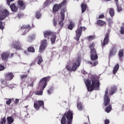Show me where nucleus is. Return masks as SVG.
<instances>
[{
    "mask_svg": "<svg viewBox=\"0 0 124 124\" xmlns=\"http://www.w3.org/2000/svg\"><path fill=\"white\" fill-rule=\"evenodd\" d=\"M92 84L91 85V81L89 79L85 80V85L87 87L88 91L89 92H92L94 90L95 91H98L99 90V87H100V83L99 80L95 78L93 76L91 77Z\"/></svg>",
    "mask_w": 124,
    "mask_h": 124,
    "instance_id": "nucleus-1",
    "label": "nucleus"
},
{
    "mask_svg": "<svg viewBox=\"0 0 124 124\" xmlns=\"http://www.w3.org/2000/svg\"><path fill=\"white\" fill-rule=\"evenodd\" d=\"M73 111L69 110L66 111L61 119L62 124H72Z\"/></svg>",
    "mask_w": 124,
    "mask_h": 124,
    "instance_id": "nucleus-2",
    "label": "nucleus"
},
{
    "mask_svg": "<svg viewBox=\"0 0 124 124\" xmlns=\"http://www.w3.org/2000/svg\"><path fill=\"white\" fill-rule=\"evenodd\" d=\"M81 63V57L78 56L77 58L75 59L72 65V67L70 66L69 64L66 66V68L69 71H76L77 68L80 66Z\"/></svg>",
    "mask_w": 124,
    "mask_h": 124,
    "instance_id": "nucleus-3",
    "label": "nucleus"
},
{
    "mask_svg": "<svg viewBox=\"0 0 124 124\" xmlns=\"http://www.w3.org/2000/svg\"><path fill=\"white\" fill-rule=\"evenodd\" d=\"M94 47V44L92 43L90 44V48L91 49V60L93 62V66H95V65H97L98 64V62H97V59L98 58V56L96 54V51L94 49H93Z\"/></svg>",
    "mask_w": 124,
    "mask_h": 124,
    "instance_id": "nucleus-4",
    "label": "nucleus"
},
{
    "mask_svg": "<svg viewBox=\"0 0 124 124\" xmlns=\"http://www.w3.org/2000/svg\"><path fill=\"white\" fill-rule=\"evenodd\" d=\"M10 15L9 11L7 9H3L2 6H0V21H3L5 18Z\"/></svg>",
    "mask_w": 124,
    "mask_h": 124,
    "instance_id": "nucleus-5",
    "label": "nucleus"
},
{
    "mask_svg": "<svg viewBox=\"0 0 124 124\" xmlns=\"http://www.w3.org/2000/svg\"><path fill=\"white\" fill-rule=\"evenodd\" d=\"M44 34L45 35V37H46L47 38H49V37H51V41L52 44L53 43H55L56 42V38L57 37L56 35L54 34L52 31H45L44 32Z\"/></svg>",
    "mask_w": 124,
    "mask_h": 124,
    "instance_id": "nucleus-6",
    "label": "nucleus"
},
{
    "mask_svg": "<svg viewBox=\"0 0 124 124\" xmlns=\"http://www.w3.org/2000/svg\"><path fill=\"white\" fill-rule=\"evenodd\" d=\"M64 4H66V0H63L62 2L60 4H54L52 9L53 13L58 12V11L62 7V6L64 5Z\"/></svg>",
    "mask_w": 124,
    "mask_h": 124,
    "instance_id": "nucleus-7",
    "label": "nucleus"
},
{
    "mask_svg": "<svg viewBox=\"0 0 124 124\" xmlns=\"http://www.w3.org/2000/svg\"><path fill=\"white\" fill-rule=\"evenodd\" d=\"M86 28L84 27H82V26H79L76 31V33L77 37L76 38V40L77 41H79L80 39V37H81L82 31H86Z\"/></svg>",
    "mask_w": 124,
    "mask_h": 124,
    "instance_id": "nucleus-8",
    "label": "nucleus"
},
{
    "mask_svg": "<svg viewBox=\"0 0 124 124\" xmlns=\"http://www.w3.org/2000/svg\"><path fill=\"white\" fill-rule=\"evenodd\" d=\"M40 107L44 109V102L41 100H36L34 102V108L37 110H39Z\"/></svg>",
    "mask_w": 124,
    "mask_h": 124,
    "instance_id": "nucleus-9",
    "label": "nucleus"
},
{
    "mask_svg": "<svg viewBox=\"0 0 124 124\" xmlns=\"http://www.w3.org/2000/svg\"><path fill=\"white\" fill-rule=\"evenodd\" d=\"M65 13V9H62L60 13L61 20L59 23V25L61 26V27H62V26H63V21H64Z\"/></svg>",
    "mask_w": 124,
    "mask_h": 124,
    "instance_id": "nucleus-10",
    "label": "nucleus"
},
{
    "mask_svg": "<svg viewBox=\"0 0 124 124\" xmlns=\"http://www.w3.org/2000/svg\"><path fill=\"white\" fill-rule=\"evenodd\" d=\"M110 104V98L108 96V89H107L104 97V105L107 106Z\"/></svg>",
    "mask_w": 124,
    "mask_h": 124,
    "instance_id": "nucleus-11",
    "label": "nucleus"
},
{
    "mask_svg": "<svg viewBox=\"0 0 124 124\" xmlns=\"http://www.w3.org/2000/svg\"><path fill=\"white\" fill-rule=\"evenodd\" d=\"M49 81V77H46L43 78L40 81V85L42 86L43 88V91L46 88L47 86V82Z\"/></svg>",
    "mask_w": 124,
    "mask_h": 124,
    "instance_id": "nucleus-12",
    "label": "nucleus"
},
{
    "mask_svg": "<svg viewBox=\"0 0 124 124\" xmlns=\"http://www.w3.org/2000/svg\"><path fill=\"white\" fill-rule=\"evenodd\" d=\"M47 40H43L41 41V46H40L39 50L40 53H42V52H43V51L46 49V47H47Z\"/></svg>",
    "mask_w": 124,
    "mask_h": 124,
    "instance_id": "nucleus-13",
    "label": "nucleus"
},
{
    "mask_svg": "<svg viewBox=\"0 0 124 124\" xmlns=\"http://www.w3.org/2000/svg\"><path fill=\"white\" fill-rule=\"evenodd\" d=\"M108 43H109V33H107L104 39L103 42L102 43V47L103 48L105 45H108Z\"/></svg>",
    "mask_w": 124,
    "mask_h": 124,
    "instance_id": "nucleus-14",
    "label": "nucleus"
},
{
    "mask_svg": "<svg viewBox=\"0 0 124 124\" xmlns=\"http://www.w3.org/2000/svg\"><path fill=\"white\" fill-rule=\"evenodd\" d=\"M14 47L16 50H22V44L18 41H15L14 42Z\"/></svg>",
    "mask_w": 124,
    "mask_h": 124,
    "instance_id": "nucleus-15",
    "label": "nucleus"
},
{
    "mask_svg": "<svg viewBox=\"0 0 124 124\" xmlns=\"http://www.w3.org/2000/svg\"><path fill=\"white\" fill-rule=\"evenodd\" d=\"M20 86L23 90V89H25L26 86H30V87H33V82H32L29 85V82L27 80H25L22 81L20 84Z\"/></svg>",
    "mask_w": 124,
    "mask_h": 124,
    "instance_id": "nucleus-16",
    "label": "nucleus"
},
{
    "mask_svg": "<svg viewBox=\"0 0 124 124\" xmlns=\"http://www.w3.org/2000/svg\"><path fill=\"white\" fill-rule=\"evenodd\" d=\"M22 31H23V33L22 34L23 35H25L26 32L29 31L30 29H31V26L30 25H23L22 27H21Z\"/></svg>",
    "mask_w": 124,
    "mask_h": 124,
    "instance_id": "nucleus-17",
    "label": "nucleus"
},
{
    "mask_svg": "<svg viewBox=\"0 0 124 124\" xmlns=\"http://www.w3.org/2000/svg\"><path fill=\"white\" fill-rule=\"evenodd\" d=\"M8 57H9V53L8 52H3L1 55V59L4 62H6L8 60Z\"/></svg>",
    "mask_w": 124,
    "mask_h": 124,
    "instance_id": "nucleus-18",
    "label": "nucleus"
},
{
    "mask_svg": "<svg viewBox=\"0 0 124 124\" xmlns=\"http://www.w3.org/2000/svg\"><path fill=\"white\" fill-rule=\"evenodd\" d=\"M5 77L6 80H8V81H11L13 79L14 77V75L12 73H6L5 74Z\"/></svg>",
    "mask_w": 124,
    "mask_h": 124,
    "instance_id": "nucleus-19",
    "label": "nucleus"
},
{
    "mask_svg": "<svg viewBox=\"0 0 124 124\" xmlns=\"http://www.w3.org/2000/svg\"><path fill=\"white\" fill-rule=\"evenodd\" d=\"M17 4L19 6L20 9L24 10L26 8V5L22 0H19L17 2Z\"/></svg>",
    "mask_w": 124,
    "mask_h": 124,
    "instance_id": "nucleus-20",
    "label": "nucleus"
},
{
    "mask_svg": "<svg viewBox=\"0 0 124 124\" xmlns=\"http://www.w3.org/2000/svg\"><path fill=\"white\" fill-rule=\"evenodd\" d=\"M116 53H117V47H113L110 50L108 56L109 57L114 56Z\"/></svg>",
    "mask_w": 124,
    "mask_h": 124,
    "instance_id": "nucleus-21",
    "label": "nucleus"
},
{
    "mask_svg": "<svg viewBox=\"0 0 124 124\" xmlns=\"http://www.w3.org/2000/svg\"><path fill=\"white\" fill-rule=\"evenodd\" d=\"M116 92H117V87L115 86H113L111 87L110 90L109 91V93L110 95H113Z\"/></svg>",
    "mask_w": 124,
    "mask_h": 124,
    "instance_id": "nucleus-22",
    "label": "nucleus"
},
{
    "mask_svg": "<svg viewBox=\"0 0 124 124\" xmlns=\"http://www.w3.org/2000/svg\"><path fill=\"white\" fill-rule=\"evenodd\" d=\"M28 51H24V54H25V55H29V52H30V53H34V52H35L34 48L32 46L29 47L28 49Z\"/></svg>",
    "mask_w": 124,
    "mask_h": 124,
    "instance_id": "nucleus-23",
    "label": "nucleus"
},
{
    "mask_svg": "<svg viewBox=\"0 0 124 124\" xmlns=\"http://www.w3.org/2000/svg\"><path fill=\"white\" fill-rule=\"evenodd\" d=\"M77 108L78 111H83L84 109V107L83 106V103L81 102H78L77 104Z\"/></svg>",
    "mask_w": 124,
    "mask_h": 124,
    "instance_id": "nucleus-24",
    "label": "nucleus"
},
{
    "mask_svg": "<svg viewBox=\"0 0 124 124\" xmlns=\"http://www.w3.org/2000/svg\"><path fill=\"white\" fill-rule=\"evenodd\" d=\"M10 7L13 12H16L18 10V7L14 3L12 4Z\"/></svg>",
    "mask_w": 124,
    "mask_h": 124,
    "instance_id": "nucleus-25",
    "label": "nucleus"
},
{
    "mask_svg": "<svg viewBox=\"0 0 124 124\" xmlns=\"http://www.w3.org/2000/svg\"><path fill=\"white\" fill-rule=\"evenodd\" d=\"M7 124H12L14 123V119L12 118V116H9L7 118Z\"/></svg>",
    "mask_w": 124,
    "mask_h": 124,
    "instance_id": "nucleus-26",
    "label": "nucleus"
},
{
    "mask_svg": "<svg viewBox=\"0 0 124 124\" xmlns=\"http://www.w3.org/2000/svg\"><path fill=\"white\" fill-rule=\"evenodd\" d=\"M74 27H75V23H74V22H73V21H70V24L69 25L68 27V29L69 30H72V29H73V28H74Z\"/></svg>",
    "mask_w": 124,
    "mask_h": 124,
    "instance_id": "nucleus-27",
    "label": "nucleus"
},
{
    "mask_svg": "<svg viewBox=\"0 0 124 124\" xmlns=\"http://www.w3.org/2000/svg\"><path fill=\"white\" fill-rule=\"evenodd\" d=\"M81 12L82 13H84L86 11V10L87 9V5L84 3L81 4Z\"/></svg>",
    "mask_w": 124,
    "mask_h": 124,
    "instance_id": "nucleus-28",
    "label": "nucleus"
},
{
    "mask_svg": "<svg viewBox=\"0 0 124 124\" xmlns=\"http://www.w3.org/2000/svg\"><path fill=\"white\" fill-rule=\"evenodd\" d=\"M109 13L110 15V16L113 18L114 17V16L115 15V11L114 10V9L110 8H109Z\"/></svg>",
    "mask_w": 124,
    "mask_h": 124,
    "instance_id": "nucleus-29",
    "label": "nucleus"
},
{
    "mask_svg": "<svg viewBox=\"0 0 124 124\" xmlns=\"http://www.w3.org/2000/svg\"><path fill=\"white\" fill-rule=\"evenodd\" d=\"M35 39V35H32L28 37V38H27V41L28 42H32L33 39Z\"/></svg>",
    "mask_w": 124,
    "mask_h": 124,
    "instance_id": "nucleus-30",
    "label": "nucleus"
},
{
    "mask_svg": "<svg viewBox=\"0 0 124 124\" xmlns=\"http://www.w3.org/2000/svg\"><path fill=\"white\" fill-rule=\"evenodd\" d=\"M119 68H120V65H119V64H116L113 70V73H114V74H115V73H117V71L119 70Z\"/></svg>",
    "mask_w": 124,
    "mask_h": 124,
    "instance_id": "nucleus-31",
    "label": "nucleus"
},
{
    "mask_svg": "<svg viewBox=\"0 0 124 124\" xmlns=\"http://www.w3.org/2000/svg\"><path fill=\"white\" fill-rule=\"evenodd\" d=\"M37 62L38 64H41V62H43V59H42V57L39 56H38L36 59Z\"/></svg>",
    "mask_w": 124,
    "mask_h": 124,
    "instance_id": "nucleus-32",
    "label": "nucleus"
},
{
    "mask_svg": "<svg viewBox=\"0 0 124 124\" xmlns=\"http://www.w3.org/2000/svg\"><path fill=\"white\" fill-rule=\"evenodd\" d=\"M111 110H112V106L111 105H109L106 108L105 111L107 113H110V112H111Z\"/></svg>",
    "mask_w": 124,
    "mask_h": 124,
    "instance_id": "nucleus-33",
    "label": "nucleus"
},
{
    "mask_svg": "<svg viewBox=\"0 0 124 124\" xmlns=\"http://www.w3.org/2000/svg\"><path fill=\"white\" fill-rule=\"evenodd\" d=\"M97 24L98 26H104V25H105L106 23L101 20H98L97 21Z\"/></svg>",
    "mask_w": 124,
    "mask_h": 124,
    "instance_id": "nucleus-34",
    "label": "nucleus"
},
{
    "mask_svg": "<svg viewBox=\"0 0 124 124\" xmlns=\"http://www.w3.org/2000/svg\"><path fill=\"white\" fill-rule=\"evenodd\" d=\"M107 21L108 23L109 26H111L113 24V18H111L110 17L106 18Z\"/></svg>",
    "mask_w": 124,
    "mask_h": 124,
    "instance_id": "nucleus-35",
    "label": "nucleus"
},
{
    "mask_svg": "<svg viewBox=\"0 0 124 124\" xmlns=\"http://www.w3.org/2000/svg\"><path fill=\"white\" fill-rule=\"evenodd\" d=\"M6 123V118L5 117H3V118L1 119L0 124H5Z\"/></svg>",
    "mask_w": 124,
    "mask_h": 124,
    "instance_id": "nucleus-36",
    "label": "nucleus"
},
{
    "mask_svg": "<svg viewBox=\"0 0 124 124\" xmlns=\"http://www.w3.org/2000/svg\"><path fill=\"white\" fill-rule=\"evenodd\" d=\"M119 56L120 58H122L123 56H124V50L123 49H121L119 52Z\"/></svg>",
    "mask_w": 124,
    "mask_h": 124,
    "instance_id": "nucleus-37",
    "label": "nucleus"
},
{
    "mask_svg": "<svg viewBox=\"0 0 124 124\" xmlns=\"http://www.w3.org/2000/svg\"><path fill=\"white\" fill-rule=\"evenodd\" d=\"M36 17L37 19H39L40 17H41V14H40V12H38L36 13Z\"/></svg>",
    "mask_w": 124,
    "mask_h": 124,
    "instance_id": "nucleus-38",
    "label": "nucleus"
},
{
    "mask_svg": "<svg viewBox=\"0 0 124 124\" xmlns=\"http://www.w3.org/2000/svg\"><path fill=\"white\" fill-rule=\"evenodd\" d=\"M87 39L89 40V41H91L92 40H93V39H94V36L92 35V36H89L87 37Z\"/></svg>",
    "mask_w": 124,
    "mask_h": 124,
    "instance_id": "nucleus-39",
    "label": "nucleus"
},
{
    "mask_svg": "<svg viewBox=\"0 0 124 124\" xmlns=\"http://www.w3.org/2000/svg\"><path fill=\"white\" fill-rule=\"evenodd\" d=\"M43 93V90H41L36 93V94H37V95H42Z\"/></svg>",
    "mask_w": 124,
    "mask_h": 124,
    "instance_id": "nucleus-40",
    "label": "nucleus"
},
{
    "mask_svg": "<svg viewBox=\"0 0 124 124\" xmlns=\"http://www.w3.org/2000/svg\"><path fill=\"white\" fill-rule=\"evenodd\" d=\"M44 4H45L46 6L50 5V4H51V1L50 0H46L44 3Z\"/></svg>",
    "mask_w": 124,
    "mask_h": 124,
    "instance_id": "nucleus-41",
    "label": "nucleus"
},
{
    "mask_svg": "<svg viewBox=\"0 0 124 124\" xmlns=\"http://www.w3.org/2000/svg\"><path fill=\"white\" fill-rule=\"evenodd\" d=\"M117 6L118 12H121V11H122V10H123V8H122V6H118V4H117Z\"/></svg>",
    "mask_w": 124,
    "mask_h": 124,
    "instance_id": "nucleus-42",
    "label": "nucleus"
},
{
    "mask_svg": "<svg viewBox=\"0 0 124 124\" xmlns=\"http://www.w3.org/2000/svg\"><path fill=\"white\" fill-rule=\"evenodd\" d=\"M105 18V16H104V14H102L99 15L98 19H104Z\"/></svg>",
    "mask_w": 124,
    "mask_h": 124,
    "instance_id": "nucleus-43",
    "label": "nucleus"
},
{
    "mask_svg": "<svg viewBox=\"0 0 124 124\" xmlns=\"http://www.w3.org/2000/svg\"><path fill=\"white\" fill-rule=\"evenodd\" d=\"M4 29V25L2 24V22L0 21V30H3Z\"/></svg>",
    "mask_w": 124,
    "mask_h": 124,
    "instance_id": "nucleus-44",
    "label": "nucleus"
},
{
    "mask_svg": "<svg viewBox=\"0 0 124 124\" xmlns=\"http://www.w3.org/2000/svg\"><path fill=\"white\" fill-rule=\"evenodd\" d=\"M6 103L7 105H10V104L11 103V99H8L6 102Z\"/></svg>",
    "mask_w": 124,
    "mask_h": 124,
    "instance_id": "nucleus-45",
    "label": "nucleus"
},
{
    "mask_svg": "<svg viewBox=\"0 0 124 124\" xmlns=\"http://www.w3.org/2000/svg\"><path fill=\"white\" fill-rule=\"evenodd\" d=\"M120 32L121 34H124V27H121Z\"/></svg>",
    "mask_w": 124,
    "mask_h": 124,
    "instance_id": "nucleus-46",
    "label": "nucleus"
},
{
    "mask_svg": "<svg viewBox=\"0 0 124 124\" xmlns=\"http://www.w3.org/2000/svg\"><path fill=\"white\" fill-rule=\"evenodd\" d=\"M5 68V67H4V66L0 64V71H1L2 70H4V69Z\"/></svg>",
    "mask_w": 124,
    "mask_h": 124,
    "instance_id": "nucleus-47",
    "label": "nucleus"
},
{
    "mask_svg": "<svg viewBox=\"0 0 124 124\" xmlns=\"http://www.w3.org/2000/svg\"><path fill=\"white\" fill-rule=\"evenodd\" d=\"M12 1H14V0H7V5H10V2H12Z\"/></svg>",
    "mask_w": 124,
    "mask_h": 124,
    "instance_id": "nucleus-48",
    "label": "nucleus"
},
{
    "mask_svg": "<svg viewBox=\"0 0 124 124\" xmlns=\"http://www.w3.org/2000/svg\"><path fill=\"white\" fill-rule=\"evenodd\" d=\"M53 25L54 27H56V26H57V19H56V17H54V19L53 20Z\"/></svg>",
    "mask_w": 124,
    "mask_h": 124,
    "instance_id": "nucleus-49",
    "label": "nucleus"
},
{
    "mask_svg": "<svg viewBox=\"0 0 124 124\" xmlns=\"http://www.w3.org/2000/svg\"><path fill=\"white\" fill-rule=\"evenodd\" d=\"M27 76H28V75H21L20 76L21 78V79H24L25 78H27Z\"/></svg>",
    "mask_w": 124,
    "mask_h": 124,
    "instance_id": "nucleus-50",
    "label": "nucleus"
},
{
    "mask_svg": "<svg viewBox=\"0 0 124 124\" xmlns=\"http://www.w3.org/2000/svg\"><path fill=\"white\" fill-rule=\"evenodd\" d=\"M52 92H53V89H50L49 90H48V91H47L48 94H49V95L51 94Z\"/></svg>",
    "mask_w": 124,
    "mask_h": 124,
    "instance_id": "nucleus-51",
    "label": "nucleus"
},
{
    "mask_svg": "<svg viewBox=\"0 0 124 124\" xmlns=\"http://www.w3.org/2000/svg\"><path fill=\"white\" fill-rule=\"evenodd\" d=\"M105 122V124H109L110 123V121H109V120L106 119L104 121Z\"/></svg>",
    "mask_w": 124,
    "mask_h": 124,
    "instance_id": "nucleus-52",
    "label": "nucleus"
},
{
    "mask_svg": "<svg viewBox=\"0 0 124 124\" xmlns=\"http://www.w3.org/2000/svg\"><path fill=\"white\" fill-rule=\"evenodd\" d=\"M16 104H18V103H19V99H16Z\"/></svg>",
    "mask_w": 124,
    "mask_h": 124,
    "instance_id": "nucleus-53",
    "label": "nucleus"
},
{
    "mask_svg": "<svg viewBox=\"0 0 124 124\" xmlns=\"http://www.w3.org/2000/svg\"><path fill=\"white\" fill-rule=\"evenodd\" d=\"M82 72V74H84V75H86V74H87V72H86V71H83Z\"/></svg>",
    "mask_w": 124,
    "mask_h": 124,
    "instance_id": "nucleus-54",
    "label": "nucleus"
},
{
    "mask_svg": "<svg viewBox=\"0 0 124 124\" xmlns=\"http://www.w3.org/2000/svg\"><path fill=\"white\" fill-rule=\"evenodd\" d=\"M114 1H115V2H116V3H117L119 1L118 0H114Z\"/></svg>",
    "mask_w": 124,
    "mask_h": 124,
    "instance_id": "nucleus-55",
    "label": "nucleus"
},
{
    "mask_svg": "<svg viewBox=\"0 0 124 124\" xmlns=\"http://www.w3.org/2000/svg\"><path fill=\"white\" fill-rule=\"evenodd\" d=\"M13 55H14V54H12L11 55V57L12 58V57H13Z\"/></svg>",
    "mask_w": 124,
    "mask_h": 124,
    "instance_id": "nucleus-56",
    "label": "nucleus"
},
{
    "mask_svg": "<svg viewBox=\"0 0 124 124\" xmlns=\"http://www.w3.org/2000/svg\"><path fill=\"white\" fill-rule=\"evenodd\" d=\"M20 18H21V17H20V15H18V19H20Z\"/></svg>",
    "mask_w": 124,
    "mask_h": 124,
    "instance_id": "nucleus-57",
    "label": "nucleus"
},
{
    "mask_svg": "<svg viewBox=\"0 0 124 124\" xmlns=\"http://www.w3.org/2000/svg\"><path fill=\"white\" fill-rule=\"evenodd\" d=\"M106 0V1H110V0Z\"/></svg>",
    "mask_w": 124,
    "mask_h": 124,
    "instance_id": "nucleus-58",
    "label": "nucleus"
},
{
    "mask_svg": "<svg viewBox=\"0 0 124 124\" xmlns=\"http://www.w3.org/2000/svg\"><path fill=\"white\" fill-rule=\"evenodd\" d=\"M123 110H124V105L123 106Z\"/></svg>",
    "mask_w": 124,
    "mask_h": 124,
    "instance_id": "nucleus-59",
    "label": "nucleus"
},
{
    "mask_svg": "<svg viewBox=\"0 0 124 124\" xmlns=\"http://www.w3.org/2000/svg\"><path fill=\"white\" fill-rule=\"evenodd\" d=\"M90 63H91V64H93V62H90Z\"/></svg>",
    "mask_w": 124,
    "mask_h": 124,
    "instance_id": "nucleus-60",
    "label": "nucleus"
},
{
    "mask_svg": "<svg viewBox=\"0 0 124 124\" xmlns=\"http://www.w3.org/2000/svg\"><path fill=\"white\" fill-rule=\"evenodd\" d=\"M80 24H81V22H80V21L79 22V25H80Z\"/></svg>",
    "mask_w": 124,
    "mask_h": 124,
    "instance_id": "nucleus-61",
    "label": "nucleus"
},
{
    "mask_svg": "<svg viewBox=\"0 0 124 124\" xmlns=\"http://www.w3.org/2000/svg\"><path fill=\"white\" fill-rule=\"evenodd\" d=\"M84 124H88V123H84Z\"/></svg>",
    "mask_w": 124,
    "mask_h": 124,
    "instance_id": "nucleus-62",
    "label": "nucleus"
}]
</instances>
